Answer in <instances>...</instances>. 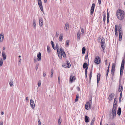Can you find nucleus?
Here are the masks:
<instances>
[{"mask_svg":"<svg viewBox=\"0 0 125 125\" xmlns=\"http://www.w3.org/2000/svg\"><path fill=\"white\" fill-rule=\"evenodd\" d=\"M47 51L48 53L50 52H51L50 47L48 46H47Z\"/></svg>","mask_w":125,"mask_h":125,"instance_id":"nucleus-40","label":"nucleus"},{"mask_svg":"<svg viewBox=\"0 0 125 125\" xmlns=\"http://www.w3.org/2000/svg\"><path fill=\"white\" fill-rule=\"evenodd\" d=\"M38 2L40 9L42 12H43V9L41 0H38Z\"/></svg>","mask_w":125,"mask_h":125,"instance_id":"nucleus-8","label":"nucleus"},{"mask_svg":"<svg viewBox=\"0 0 125 125\" xmlns=\"http://www.w3.org/2000/svg\"><path fill=\"white\" fill-rule=\"evenodd\" d=\"M38 86L39 87H40L41 85V81L40 80L38 82Z\"/></svg>","mask_w":125,"mask_h":125,"instance_id":"nucleus-49","label":"nucleus"},{"mask_svg":"<svg viewBox=\"0 0 125 125\" xmlns=\"http://www.w3.org/2000/svg\"><path fill=\"white\" fill-rule=\"evenodd\" d=\"M87 66V63L86 62H85L83 65V67L84 68H86Z\"/></svg>","mask_w":125,"mask_h":125,"instance_id":"nucleus-42","label":"nucleus"},{"mask_svg":"<svg viewBox=\"0 0 125 125\" xmlns=\"http://www.w3.org/2000/svg\"><path fill=\"white\" fill-rule=\"evenodd\" d=\"M122 91H121V92L120 95V96L119 97V102L120 103L121 102V99L122 97Z\"/></svg>","mask_w":125,"mask_h":125,"instance_id":"nucleus-39","label":"nucleus"},{"mask_svg":"<svg viewBox=\"0 0 125 125\" xmlns=\"http://www.w3.org/2000/svg\"><path fill=\"white\" fill-rule=\"evenodd\" d=\"M69 40H68L66 41L65 45L66 46L68 47L69 46Z\"/></svg>","mask_w":125,"mask_h":125,"instance_id":"nucleus-29","label":"nucleus"},{"mask_svg":"<svg viewBox=\"0 0 125 125\" xmlns=\"http://www.w3.org/2000/svg\"><path fill=\"white\" fill-rule=\"evenodd\" d=\"M69 24L68 22L66 23L64 27V29L67 31L68 30L69 28Z\"/></svg>","mask_w":125,"mask_h":125,"instance_id":"nucleus-16","label":"nucleus"},{"mask_svg":"<svg viewBox=\"0 0 125 125\" xmlns=\"http://www.w3.org/2000/svg\"><path fill=\"white\" fill-rule=\"evenodd\" d=\"M39 21L40 26L42 27L43 24V19L42 17H40Z\"/></svg>","mask_w":125,"mask_h":125,"instance_id":"nucleus-14","label":"nucleus"},{"mask_svg":"<svg viewBox=\"0 0 125 125\" xmlns=\"http://www.w3.org/2000/svg\"><path fill=\"white\" fill-rule=\"evenodd\" d=\"M3 122L2 121H0V125H3Z\"/></svg>","mask_w":125,"mask_h":125,"instance_id":"nucleus-56","label":"nucleus"},{"mask_svg":"<svg viewBox=\"0 0 125 125\" xmlns=\"http://www.w3.org/2000/svg\"><path fill=\"white\" fill-rule=\"evenodd\" d=\"M105 17H106V16L105 15H104V18H103L104 21V22H105V20L106 19Z\"/></svg>","mask_w":125,"mask_h":125,"instance_id":"nucleus-54","label":"nucleus"},{"mask_svg":"<svg viewBox=\"0 0 125 125\" xmlns=\"http://www.w3.org/2000/svg\"><path fill=\"white\" fill-rule=\"evenodd\" d=\"M30 105L32 109L34 110L35 104L34 101L32 99H31L30 100Z\"/></svg>","mask_w":125,"mask_h":125,"instance_id":"nucleus-11","label":"nucleus"},{"mask_svg":"<svg viewBox=\"0 0 125 125\" xmlns=\"http://www.w3.org/2000/svg\"><path fill=\"white\" fill-rule=\"evenodd\" d=\"M46 74V72L45 71L43 72V76L44 77H45Z\"/></svg>","mask_w":125,"mask_h":125,"instance_id":"nucleus-50","label":"nucleus"},{"mask_svg":"<svg viewBox=\"0 0 125 125\" xmlns=\"http://www.w3.org/2000/svg\"><path fill=\"white\" fill-rule=\"evenodd\" d=\"M51 43L52 44V46L53 45H54V44H53V42L52 41L51 42Z\"/></svg>","mask_w":125,"mask_h":125,"instance_id":"nucleus-61","label":"nucleus"},{"mask_svg":"<svg viewBox=\"0 0 125 125\" xmlns=\"http://www.w3.org/2000/svg\"><path fill=\"white\" fill-rule=\"evenodd\" d=\"M115 63L112 64V68L111 69V74L113 76L115 71Z\"/></svg>","mask_w":125,"mask_h":125,"instance_id":"nucleus-7","label":"nucleus"},{"mask_svg":"<svg viewBox=\"0 0 125 125\" xmlns=\"http://www.w3.org/2000/svg\"><path fill=\"white\" fill-rule=\"evenodd\" d=\"M105 65H106L107 63V62L106 60H105Z\"/></svg>","mask_w":125,"mask_h":125,"instance_id":"nucleus-62","label":"nucleus"},{"mask_svg":"<svg viewBox=\"0 0 125 125\" xmlns=\"http://www.w3.org/2000/svg\"><path fill=\"white\" fill-rule=\"evenodd\" d=\"M92 71L91 70L90 71V72L89 74V77L90 78V80L92 76Z\"/></svg>","mask_w":125,"mask_h":125,"instance_id":"nucleus-41","label":"nucleus"},{"mask_svg":"<svg viewBox=\"0 0 125 125\" xmlns=\"http://www.w3.org/2000/svg\"><path fill=\"white\" fill-rule=\"evenodd\" d=\"M108 72H106V76H107L108 75Z\"/></svg>","mask_w":125,"mask_h":125,"instance_id":"nucleus-63","label":"nucleus"},{"mask_svg":"<svg viewBox=\"0 0 125 125\" xmlns=\"http://www.w3.org/2000/svg\"><path fill=\"white\" fill-rule=\"evenodd\" d=\"M47 0H44V2L45 3H46L47 2Z\"/></svg>","mask_w":125,"mask_h":125,"instance_id":"nucleus-64","label":"nucleus"},{"mask_svg":"<svg viewBox=\"0 0 125 125\" xmlns=\"http://www.w3.org/2000/svg\"><path fill=\"white\" fill-rule=\"evenodd\" d=\"M116 15L117 18L120 20H122L124 18L125 12L123 10L118 9L117 11Z\"/></svg>","mask_w":125,"mask_h":125,"instance_id":"nucleus-1","label":"nucleus"},{"mask_svg":"<svg viewBox=\"0 0 125 125\" xmlns=\"http://www.w3.org/2000/svg\"><path fill=\"white\" fill-rule=\"evenodd\" d=\"M121 109L120 107L118 109L117 111V114L119 115H120L121 112Z\"/></svg>","mask_w":125,"mask_h":125,"instance_id":"nucleus-21","label":"nucleus"},{"mask_svg":"<svg viewBox=\"0 0 125 125\" xmlns=\"http://www.w3.org/2000/svg\"><path fill=\"white\" fill-rule=\"evenodd\" d=\"M101 62L100 59H99V57L98 56H96L94 59V62L97 64H99Z\"/></svg>","mask_w":125,"mask_h":125,"instance_id":"nucleus-9","label":"nucleus"},{"mask_svg":"<svg viewBox=\"0 0 125 125\" xmlns=\"http://www.w3.org/2000/svg\"><path fill=\"white\" fill-rule=\"evenodd\" d=\"M39 66V64L38 63L36 65L35 69L36 70H37Z\"/></svg>","mask_w":125,"mask_h":125,"instance_id":"nucleus-48","label":"nucleus"},{"mask_svg":"<svg viewBox=\"0 0 125 125\" xmlns=\"http://www.w3.org/2000/svg\"><path fill=\"white\" fill-rule=\"evenodd\" d=\"M100 74H98L97 75V83H98L100 81Z\"/></svg>","mask_w":125,"mask_h":125,"instance_id":"nucleus-28","label":"nucleus"},{"mask_svg":"<svg viewBox=\"0 0 125 125\" xmlns=\"http://www.w3.org/2000/svg\"><path fill=\"white\" fill-rule=\"evenodd\" d=\"M117 103L114 102L113 108L116 109L117 104Z\"/></svg>","mask_w":125,"mask_h":125,"instance_id":"nucleus-24","label":"nucleus"},{"mask_svg":"<svg viewBox=\"0 0 125 125\" xmlns=\"http://www.w3.org/2000/svg\"><path fill=\"white\" fill-rule=\"evenodd\" d=\"M84 33V29L83 28L81 29V32L78 31L77 33V38L78 40H79L80 38L81 35H83Z\"/></svg>","mask_w":125,"mask_h":125,"instance_id":"nucleus-4","label":"nucleus"},{"mask_svg":"<svg viewBox=\"0 0 125 125\" xmlns=\"http://www.w3.org/2000/svg\"><path fill=\"white\" fill-rule=\"evenodd\" d=\"M122 86H121L120 84H119V85L118 91L120 92L122 90Z\"/></svg>","mask_w":125,"mask_h":125,"instance_id":"nucleus-37","label":"nucleus"},{"mask_svg":"<svg viewBox=\"0 0 125 125\" xmlns=\"http://www.w3.org/2000/svg\"><path fill=\"white\" fill-rule=\"evenodd\" d=\"M9 84L10 86H11L13 85V82L11 80L9 82Z\"/></svg>","mask_w":125,"mask_h":125,"instance_id":"nucleus-43","label":"nucleus"},{"mask_svg":"<svg viewBox=\"0 0 125 125\" xmlns=\"http://www.w3.org/2000/svg\"><path fill=\"white\" fill-rule=\"evenodd\" d=\"M63 35L61 33L60 35V37L59 39V41L60 42H61L63 39Z\"/></svg>","mask_w":125,"mask_h":125,"instance_id":"nucleus-20","label":"nucleus"},{"mask_svg":"<svg viewBox=\"0 0 125 125\" xmlns=\"http://www.w3.org/2000/svg\"><path fill=\"white\" fill-rule=\"evenodd\" d=\"M75 78L73 74L70 75V81L71 83H72L73 80H75Z\"/></svg>","mask_w":125,"mask_h":125,"instance_id":"nucleus-12","label":"nucleus"},{"mask_svg":"<svg viewBox=\"0 0 125 125\" xmlns=\"http://www.w3.org/2000/svg\"><path fill=\"white\" fill-rule=\"evenodd\" d=\"M117 98H115L114 100V102H115V103H117Z\"/></svg>","mask_w":125,"mask_h":125,"instance_id":"nucleus-51","label":"nucleus"},{"mask_svg":"<svg viewBox=\"0 0 125 125\" xmlns=\"http://www.w3.org/2000/svg\"><path fill=\"white\" fill-rule=\"evenodd\" d=\"M4 39L3 34V33H1L0 35V42H2Z\"/></svg>","mask_w":125,"mask_h":125,"instance_id":"nucleus-18","label":"nucleus"},{"mask_svg":"<svg viewBox=\"0 0 125 125\" xmlns=\"http://www.w3.org/2000/svg\"><path fill=\"white\" fill-rule=\"evenodd\" d=\"M82 53L83 54H84L85 51V47H83L82 48Z\"/></svg>","mask_w":125,"mask_h":125,"instance_id":"nucleus-38","label":"nucleus"},{"mask_svg":"<svg viewBox=\"0 0 125 125\" xmlns=\"http://www.w3.org/2000/svg\"><path fill=\"white\" fill-rule=\"evenodd\" d=\"M52 47L53 48V49L54 50H56V48L55 47H54V45H53L52 46Z\"/></svg>","mask_w":125,"mask_h":125,"instance_id":"nucleus-57","label":"nucleus"},{"mask_svg":"<svg viewBox=\"0 0 125 125\" xmlns=\"http://www.w3.org/2000/svg\"><path fill=\"white\" fill-rule=\"evenodd\" d=\"M109 16L108 15V13L107 17V22L108 23L109 22Z\"/></svg>","mask_w":125,"mask_h":125,"instance_id":"nucleus-44","label":"nucleus"},{"mask_svg":"<svg viewBox=\"0 0 125 125\" xmlns=\"http://www.w3.org/2000/svg\"><path fill=\"white\" fill-rule=\"evenodd\" d=\"M109 66H108V69L106 71V72H108V73L109 71Z\"/></svg>","mask_w":125,"mask_h":125,"instance_id":"nucleus-59","label":"nucleus"},{"mask_svg":"<svg viewBox=\"0 0 125 125\" xmlns=\"http://www.w3.org/2000/svg\"><path fill=\"white\" fill-rule=\"evenodd\" d=\"M59 35V33L56 32V35H55L56 37H58Z\"/></svg>","mask_w":125,"mask_h":125,"instance_id":"nucleus-53","label":"nucleus"},{"mask_svg":"<svg viewBox=\"0 0 125 125\" xmlns=\"http://www.w3.org/2000/svg\"><path fill=\"white\" fill-rule=\"evenodd\" d=\"M125 64V61L124 59L122 60L120 69H124Z\"/></svg>","mask_w":125,"mask_h":125,"instance_id":"nucleus-19","label":"nucleus"},{"mask_svg":"<svg viewBox=\"0 0 125 125\" xmlns=\"http://www.w3.org/2000/svg\"><path fill=\"white\" fill-rule=\"evenodd\" d=\"M89 120V118L87 116H85V122L86 123L88 122Z\"/></svg>","mask_w":125,"mask_h":125,"instance_id":"nucleus-23","label":"nucleus"},{"mask_svg":"<svg viewBox=\"0 0 125 125\" xmlns=\"http://www.w3.org/2000/svg\"><path fill=\"white\" fill-rule=\"evenodd\" d=\"M86 68V69H85V73H87V70L88 69V67H87V68Z\"/></svg>","mask_w":125,"mask_h":125,"instance_id":"nucleus-60","label":"nucleus"},{"mask_svg":"<svg viewBox=\"0 0 125 125\" xmlns=\"http://www.w3.org/2000/svg\"><path fill=\"white\" fill-rule=\"evenodd\" d=\"M122 33H119V40L121 41L122 40Z\"/></svg>","mask_w":125,"mask_h":125,"instance_id":"nucleus-33","label":"nucleus"},{"mask_svg":"<svg viewBox=\"0 0 125 125\" xmlns=\"http://www.w3.org/2000/svg\"><path fill=\"white\" fill-rule=\"evenodd\" d=\"M2 56L3 59V60H5L6 58V56L5 54V53L2 52Z\"/></svg>","mask_w":125,"mask_h":125,"instance_id":"nucleus-22","label":"nucleus"},{"mask_svg":"<svg viewBox=\"0 0 125 125\" xmlns=\"http://www.w3.org/2000/svg\"><path fill=\"white\" fill-rule=\"evenodd\" d=\"M34 62L36 63L37 62V58L36 57H35L34 58Z\"/></svg>","mask_w":125,"mask_h":125,"instance_id":"nucleus-47","label":"nucleus"},{"mask_svg":"<svg viewBox=\"0 0 125 125\" xmlns=\"http://www.w3.org/2000/svg\"><path fill=\"white\" fill-rule=\"evenodd\" d=\"M92 103V99L89 100L88 102L86 103L85 106V108L87 110H89L91 108Z\"/></svg>","mask_w":125,"mask_h":125,"instance_id":"nucleus-3","label":"nucleus"},{"mask_svg":"<svg viewBox=\"0 0 125 125\" xmlns=\"http://www.w3.org/2000/svg\"><path fill=\"white\" fill-rule=\"evenodd\" d=\"M95 6V4L94 3H93L91 9V14H92L94 12Z\"/></svg>","mask_w":125,"mask_h":125,"instance_id":"nucleus-13","label":"nucleus"},{"mask_svg":"<svg viewBox=\"0 0 125 125\" xmlns=\"http://www.w3.org/2000/svg\"><path fill=\"white\" fill-rule=\"evenodd\" d=\"M26 102H28L29 101V97H27L26 98Z\"/></svg>","mask_w":125,"mask_h":125,"instance_id":"nucleus-52","label":"nucleus"},{"mask_svg":"<svg viewBox=\"0 0 125 125\" xmlns=\"http://www.w3.org/2000/svg\"><path fill=\"white\" fill-rule=\"evenodd\" d=\"M115 95V94L113 93L111 94H109L108 99L110 101L113 99Z\"/></svg>","mask_w":125,"mask_h":125,"instance_id":"nucleus-10","label":"nucleus"},{"mask_svg":"<svg viewBox=\"0 0 125 125\" xmlns=\"http://www.w3.org/2000/svg\"><path fill=\"white\" fill-rule=\"evenodd\" d=\"M105 40L104 38L103 37H102L101 41V45L104 52V49L105 47Z\"/></svg>","mask_w":125,"mask_h":125,"instance_id":"nucleus-5","label":"nucleus"},{"mask_svg":"<svg viewBox=\"0 0 125 125\" xmlns=\"http://www.w3.org/2000/svg\"><path fill=\"white\" fill-rule=\"evenodd\" d=\"M116 109H112V112L110 113V118L113 119L116 117Z\"/></svg>","mask_w":125,"mask_h":125,"instance_id":"nucleus-2","label":"nucleus"},{"mask_svg":"<svg viewBox=\"0 0 125 125\" xmlns=\"http://www.w3.org/2000/svg\"><path fill=\"white\" fill-rule=\"evenodd\" d=\"M79 96V94H76V99L75 100V102H77L78 101V99Z\"/></svg>","mask_w":125,"mask_h":125,"instance_id":"nucleus-35","label":"nucleus"},{"mask_svg":"<svg viewBox=\"0 0 125 125\" xmlns=\"http://www.w3.org/2000/svg\"><path fill=\"white\" fill-rule=\"evenodd\" d=\"M53 72L54 71L53 69H51V78H52L53 76Z\"/></svg>","mask_w":125,"mask_h":125,"instance_id":"nucleus-30","label":"nucleus"},{"mask_svg":"<svg viewBox=\"0 0 125 125\" xmlns=\"http://www.w3.org/2000/svg\"><path fill=\"white\" fill-rule=\"evenodd\" d=\"M119 33H122V31L121 27L120 26L119 27Z\"/></svg>","mask_w":125,"mask_h":125,"instance_id":"nucleus-34","label":"nucleus"},{"mask_svg":"<svg viewBox=\"0 0 125 125\" xmlns=\"http://www.w3.org/2000/svg\"><path fill=\"white\" fill-rule=\"evenodd\" d=\"M123 70H124L123 69H120V75H121L123 74Z\"/></svg>","mask_w":125,"mask_h":125,"instance_id":"nucleus-45","label":"nucleus"},{"mask_svg":"<svg viewBox=\"0 0 125 125\" xmlns=\"http://www.w3.org/2000/svg\"><path fill=\"white\" fill-rule=\"evenodd\" d=\"M95 119L94 118H93L91 121V123L90 124V125H93L94 124V122Z\"/></svg>","mask_w":125,"mask_h":125,"instance_id":"nucleus-32","label":"nucleus"},{"mask_svg":"<svg viewBox=\"0 0 125 125\" xmlns=\"http://www.w3.org/2000/svg\"><path fill=\"white\" fill-rule=\"evenodd\" d=\"M67 68H69L71 66V64L70 63L69 61H67Z\"/></svg>","mask_w":125,"mask_h":125,"instance_id":"nucleus-31","label":"nucleus"},{"mask_svg":"<svg viewBox=\"0 0 125 125\" xmlns=\"http://www.w3.org/2000/svg\"><path fill=\"white\" fill-rule=\"evenodd\" d=\"M37 60L38 61H41V53L39 52L37 54Z\"/></svg>","mask_w":125,"mask_h":125,"instance_id":"nucleus-15","label":"nucleus"},{"mask_svg":"<svg viewBox=\"0 0 125 125\" xmlns=\"http://www.w3.org/2000/svg\"><path fill=\"white\" fill-rule=\"evenodd\" d=\"M62 55L63 57L64 58H66V55L65 52L62 53Z\"/></svg>","mask_w":125,"mask_h":125,"instance_id":"nucleus-46","label":"nucleus"},{"mask_svg":"<svg viewBox=\"0 0 125 125\" xmlns=\"http://www.w3.org/2000/svg\"><path fill=\"white\" fill-rule=\"evenodd\" d=\"M60 51L61 52V53H60V55H61V57H62V53L65 52L63 49L62 47L60 49Z\"/></svg>","mask_w":125,"mask_h":125,"instance_id":"nucleus-27","label":"nucleus"},{"mask_svg":"<svg viewBox=\"0 0 125 125\" xmlns=\"http://www.w3.org/2000/svg\"><path fill=\"white\" fill-rule=\"evenodd\" d=\"M60 81V77H58V83H59Z\"/></svg>","mask_w":125,"mask_h":125,"instance_id":"nucleus-55","label":"nucleus"},{"mask_svg":"<svg viewBox=\"0 0 125 125\" xmlns=\"http://www.w3.org/2000/svg\"><path fill=\"white\" fill-rule=\"evenodd\" d=\"M56 47L58 56L60 59H61L62 57H61V55H60V52L59 51L60 50L58 44H56Z\"/></svg>","mask_w":125,"mask_h":125,"instance_id":"nucleus-6","label":"nucleus"},{"mask_svg":"<svg viewBox=\"0 0 125 125\" xmlns=\"http://www.w3.org/2000/svg\"><path fill=\"white\" fill-rule=\"evenodd\" d=\"M98 2L99 4H101V0H98Z\"/></svg>","mask_w":125,"mask_h":125,"instance_id":"nucleus-58","label":"nucleus"},{"mask_svg":"<svg viewBox=\"0 0 125 125\" xmlns=\"http://www.w3.org/2000/svg\"><path fill=\"white\" fill-rule=\"evenodd\" d=\"M61 118V116L59 117L58 119V124L59 125H61V123L62 122Z\"/></svg>","mask_w":125,"mask_h":125,"instance_id":"nucleus-26","label":"nucleus"},{"mask_svg":"<svg viewBox=\"0 0 125 125\" xmlns=\"http://www.w3.org/2000/svg\"><path fill=\"white\" fill-rule=\"evenodd\" d=\"M3 63V61L2 60V59H0V67L2 66Z\"/></svg>","mask_w":125,"mask_h":125,"instance_id":"nucleus-36","label":"nucleus"},{"mask_svg":"<svg viewBox=\"0 0 125 125\" xmlns=\"http://www.w3.org/2000/svg\"><path fill=\"white\" fill-rule=\"evenodd\" d=\"M36 21L35 19H33L32 21V26L34 29L36 28Z\"/></svg>","mask_w":125,"mask_h":125,"instance_id":"nucleus-17","label":"nucleus"},{"mask_svg":"<svg viewBox=\"0 0 125 125\" xmlns=\"http://www.w3.org/2000/svg\"><path fill=\"white\" fill-rule=\"evenodd\" d=\"M115 35L116 36H118V34L117 32V28L116 27V25H115Z\"/></svg>","mask_w":125,"mask_h":125,"instance_id":"nucleus-25","label":"nucleus"}]
</instances>
